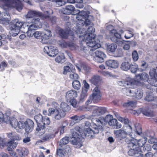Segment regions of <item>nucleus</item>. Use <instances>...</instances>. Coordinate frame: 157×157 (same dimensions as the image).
Masks as SVG:
<instances>
[{
	"mask_svg": "<svg viewBox=\"0 0 157 157\" xmlns=\"http://www.w3.org/2000/svg\"><path fill=\"white\" fill-rule=\"evenodd\" d=\"M91 121L94 124L93 129H91L86 125L84 128V135L82 134L81 132L82 130L78 127H76L71 130L72 136L70 141L75 146V147L80 148L82 146V142L84 136L91 138L94 136L95 134L98 133L100 131L102 130L103 127L101 125L96 124L95 122L92 121V119Z\"/></svg>",
	"mask_w": 157,
	"mask_h": 157,
	"instance_id": "nucleus-1",
	"label": "nucleus"
},
{
	"mask_svg": "<svg viewBox=\"0 0 157 157\" xmlns=\"http://www.w3.org/2000/svg\"><path fill=\"white\" fill-rule=\"evenodd\" d=\"M89 33H87L86 30L83 28L79 29V32L84 35L79 36L80 39V49L79 50L81 54L84 56L89 50V48L85 45L97 49L101 47L100 41L98 39H95V36L93 33L94 32L95 29L92 27H89L88 29Z\"/></svg>",
	"mask_w": 157,
	"mask_h": 157,
	"instance_id": "nucleus-2",
	"label": "nucleus"
},
{
	"mask_svg": "<svg viewBox=\"0 0 157 157\" xmlns=\"http://www.w3.org/2000/svg\"><path fill=\"white\" fill-rule=\"evenodd\" d=\"M56 106L48 109V115L51 116L55 120H59L65 115V112L69 109V106L65 102H62L60 105V108L57 106V104L55 103Z\"/></svg>",
	"mask_w": 157,
	"mask_h": 157,
	"instance_id": "nucleus-3",
	"label": "nucleus"
},
{
	"mask_svg": "<svg viewBox=\"0 0 157 157\" xmlns=\"http://www.w3.org/2000/svg\"><path fill=\"white\" fill-rule=\"evenodd\" d=\"M132 131V127L129 124H125L122 128L114 130V134L115 137L119 140L125 138L127 135H130Z\"/></svg>",
	"mask_w": 157,
	"mask_h": 157,
	"instance_id": "nucleus-4",
	"label": "nucleus"
},
{
	"mask_svg": "<svg viewBox=\"0 0 157 157\" xmlns=\"http://www.w3.org/2000/svg\"><path fill=\"white\" fill-rule=\"evenodd\" d=\"M0 0L4 3L2 6V9L6 11L15 7L19 11L22 9V4L19 0Z\"/></svg>",
	"mask_w": 157,
	"mask_h": 157,
	"instance_id": "nucleus-5",
	"label": "nucleus"
},
{
	"mask_svg": "<svg viewBox=\"0 0 157 157\" xmlns=\"http://www.w3.org/2000/svg\"><path fill=\"white\" fill-rule=\"evenodd\" d=\"M0 0L4 3L2 6V9L6 11L15 7L19 11L22 9V4L19 0Z\"/></svg>",
	"mask_w": 157,
	"mask_h": 157,
	"instance_id": "nucleus-6",
	"label": "nucleus"
},
{
	"mask_svg": "<svg viewBox=\"0 0 157 157\" xmlns=\"http://www.w3.org/2000/svg\"><path fill=\"white\" fill-rule=\"evenodd\" d=\"M92 121L95 122L96 124L101 125L102 127V126L107 122H108V124L110 126H115L117 123V120L113 118V116L111 115H106L105 118L101 117L98 119L93 118Z\"/></svg>",
	"mask_w": 157,
	"mask_h": 157,
	"instance_id": "nucleus-7",
	"label": "nucleus"
},
{
	"mask_svg": "<svg viewBox=\"0 0 157 157\" xmlns=\"http://www.w3.org/2000/svg\"><path fill=\"white\" fill-rule=\"evenodd\" d=\"M78 93L74 90L68 91L66 94L65 97L67 101H69L71 105L74 107H76L77 101L75 98L78 96Z\"/></svg>",
	"mask_w": 157,
	"mask_h": 157,
	"instance_id": "nucleus-8",
	"label": "nucleus"
},
{
	"mask_svg": "<svg viewBox=\"0 0 157 157\" xmlns=\"http://www.w3.org/2000/svg\"><path fill=\"white\" fill-rule=\"evenodd\" d=\"M132 88L125 89L124 90V94L128 96L135 97L138 99H141L143 96V91L140 89H135Z\"/></svg>",
	"mask_w": 157,
	"mask_h": 157,
	"instance_id": "nucleus-9",
	"label": "nucleus"
},
{
	"mask_svg": "<svg viewBox=\"0 0 157 157\" xmlns=\"http://www.w3.org/2000/svg\"><path fill=\"white\" fill-rule=\"evenodd\" d=\"M89 14V12H85L83 11L79 12L78 14L75 15L76 18L79 21L77 24L81 26H83L85 23L84 19L88 17V14Z\"/></svg>",
	"mask_w": 157,
	"mask_h": 157,
	"instance_id": "nucleus-10",
	"label": "nucleus"
},
{
	"mask_svg": "<svg viewBox=\"0 0 157 157\" xmlns=\"http://www.w3.org/2000/svg\"><path fill=\"white\" fill-rule=\"evenodd\" d=\"M94 60L97 62L102 63L106 57V54L103 52L98 50L96 51L92 55Z\"/></svg>",
	"mask_w": 157,
	"mask_h": 157,
	"instance_id": "nucleus-11",
	"label": "nucleus"
},
{
	"mask_svg": "<svg viewBox=\"0 0 157 157\" xmlns=\"http://www.w3.org/2000/svg\"><path fill=\"white\" fill-rule=\"evenodd\" d=\"M110 34L111 35V40L113 42H116L117 44L120 45L123 44L124 41H119L118 40L121 38V36L120 34L118 33L117 31L115 29L112 30L110 31Z\"/></svg>",
	"mask_w": 157,
	"mask_h": 157,
	"instance_id": "nucleus-12",
	"label": "nucleus"
},
{
	"mask_svg": "<svg viewBox=\"0 0 157 157\" xmlns=\"http://www.w3.org/2000/svg\"><path fill=\"white\" fill-rule=\"evenodd\" d=\"M135 81L134 79L128 77L126 81L122 80L118 82V84L121 86H124L127 87L133 88L135 85Z\"/></svg>",
	"mask_w": 157,
	"mask_h": 157,
	"instance_id": "nucleus-13",
	"label": "nucleus"
},
{
	"mask_svg": "<svg viewBox=\"0 0 157 157\" xmlns=\"http://www.w3.org/2000/svg\"><path fill=\"white\" fill-rule=\"evenodd\" d=\"M44 52L51 57H54L58 53V50L52 46H45L44 48Z\"/></svg>",
	"mask_w": 157,
	"mask_h": 157,
	"instance_id": "nucleus-14",
	"label": "nucleus"
},
{
	"mask_svg": "<svg viewBox=\"0 0 157 157\" xmlns=\"http://www.w3.org/2000/svg\"><path fill=\"white\" fill-rule=\"evenodd\" d=\"M90 110H91L92 115L93 116H100L104 113L105 112V109L97 106H90Z\"/></svg>",
	"mask_w": 157,
	"mask_h": 157,
	"instance_id": "nucleus-15",
	"label": "nucleus"
},
{
	"mask_svg": "<svg viewBox=\"0 0 157 157\" xmlns=\"http://www.w3.org/2000/svg\"><path fill=\"white\" fill-rule=\"evenodd\" d=\"M147 140V138L143 137L141 139L139 140L138 141L136 139L134 138L132 139L131 140H130L129 141H127V140H126V142L129 144H132L133 147L134 145H136L137 144L139 147H141L146 143Z\"/></svg>",
	"mask_w": 157,
	"mask_h": 157,
	"instance_id": "nucleus-16",
	"label": "nucleus"
},
{
	"mask_svg": "<svg viewBox=\"0 0 157 157\" xmlns=\"http://www.w3.org/2000/svg\"><path fill=\"white\" fill-rule=\"evenodd\" d=\"M4 122L10 124L13 128H16L17 127L18 122L17 119L14 117H10L7 116L6 119L4 120Z\"/></svg>",
	"mask_w": 157,
	"mask_h": 157,
	"instance_id": "nucleus-17",
	"label": "nucleus"
},
{
	"mask_svg": "<svg viewBox=\"0 0 157 157\" xmlns=\"http://www.w3.org/2000/svg\"><path fill=\"white\" fill-rule=\"evenodd\" d=\"M91 96L96 102L101 99V94L98 87H96L94 88Z\"/></svg>",
	"mask_w": 157,
	"mask_h": 157,
	"instance_id": "nucleus-18",
	"label": "nucleus"
},
{
	"mask_svg": "<svg viewBox=\"0 0 157 157\" xmlns=\"http://www.w3.org/2000/svg\"><path fill=\"white\" fill-rule=\"evenodd\" d=\"M148 75L146 73L144 72L141 74H138L136 75L135 80V85H136V82H140V81H146L148 79Z\"/></svg>",
	"mask_w": 157,
	"mask_h": 157,
	"instance_id": "nucleus-19",
	"label": "nucleus"
},
{
	"mask_svg": "<svg viewBox=\"0 0 157 157\" xmlns=\"http://www.w3.org/2000/svg\"><path fill=\"white\" fill-rule=\"evenodd\" d=\"M59 44L60 46L62 48H65L67 46H69L71 49H78V47L75 44L73 43H70L67 44L65 41L62 40L59 41Z\"/></svg>",
	"mask_w": 157,
	"mask_h": 157,
	"instance_id": "nucleus-20",
	"label": "nucleus"
},
{
	"mask_svg": "<svg viewBox=\"0 0 157 157\" xmlns=\"http://www.w3.org/2000/svg\"><path fill=\"white\" fill-rule=\"evenodd\" d=\"M42 16V14L39 12L34 10H29L26 15H25V17L26 18V21L28 22H29L27 21L29 18H32L34 17H40Z\"/></svg>",
	"mask_w": 157,
	"mask_h": 157,
	"instance_id": "nucleus-21",
	"label": "nucleus"
},
{
	"mask_svg": "<svg viewBox=\"0 0 157 157\" xmlns=\"http://www.w3.org/2000/svg\"><path fill=\"white\" fill-rule=\"evenodd\" d=\"M156 69L154 68L151 69L149 72V74L151 78V85L155 86H157V73L156 72Z\"/></svg>",
	"mask_w": 157,
	"mask_h": 157,
	"instance_id": "nucleus-22",
	"label": "nucleus"
},
{
	"mask_svg": "<svg viewBox=\"0 0 157 157\" xmlns=\"http://www.w3.org/2000/svg\"><path fill=\"white\" fill-rule=\"evenodd\" d=\"M24 26H25V25L23 24L22 22L16 21L15 23L10 24V27L13 29L16 28L17 29H18L19 31L21 30L24 33H25V31L24 29Z\"/></svg>",
	"mask_w": 157,
	"mask_h": 157,
	"instance_id": "nucleus-23",
	"label": "nucleus"
},
{
	"mask_svg": "<svg viewBox=\"0 0 157 157\" xmlns=\"http://www.w3.org/2000/svg\"><path fill=\"white\" fill-rule=\"evenodd\" d=\"M157 98L154 97L152 94H147L145 99L148 101H151V104L154 108H157Z\"/></svg>",
	"mask_w": 157,
	"mask_h": 157,
	"instance_id": "nucleus-24",
	"label": "nucleus"
},
{
	"mask_svg": "<svg viewBox=\"0 0 157 157\" xmlns=\"http://www.w3.org/2000/svg\"><path fill=\"white\" fill-rule=\"evenodd\" d=\"M59 34L62 37L66 38L68 35L73 36L74 33L70 29H68L67 30H63L61 28L59 29Z\"/></svg>",
	"mask_w": 157,
	"mask_h": 157,
	"instance_id": "nucleus-25",
	"label": "nucleus"
},
{
	"mask_svg": "<svg viewBox=\"0 0 157 157\" xmlns=\"http://www.w3.org/2000/svg\"><path fill=\"white\" fill-rule=\"evenodd\" d=\"M70 150L68 146H66L64 149H59L57 151V155L59 157H64L66 153Z\"/></svg>",
	"mask_w": 157,
	"mask_h": 157,
	"instance_id": "nucleus-26",
	"label": "nucleus"
},
{
	"mask_svg": "<svg viewBox=\"0 0 157 157\" xmlns=\"http://www.w3.org/2000/svg\"><path fill=\"white\" fill-rule=\"evenodd\" d=\"M10 19V15L7 12H5L0 14V20L2 21V23H8Z\"/></svg>",
	"mask_w": 157,
	"mask_h": 157,
	"instance_id": "nucleus-27",
	"label": "nucleus"
},
{
	"mask_svg": "<svg viewBox=\"0 0 157 157\" xmlns=\"http://www.w3.org/2000/svg\"><path fill=\"white\" fill-rule=\"evenodd\" d=\"M105 63L108 66L114 68H117L119 65V63L117 61L113 59L108 60Z\"/></svg>",
	"mask_w": 157,
	"mask_h": 157,
	"instance_id": "nucleus-28",
	"label": "nucleus"
},
{
	"mask_svg": "<svg viewBox=\"0 0 157 157\" xmlns=\"http://www.w3.org/2000/svg\"><path fill=\"white\" fill-rule=\"evenodd\" d=\"M34 123L31 120L29 119L27 120V123L25 129V132H31L34 126Z\"/></svg>",
	"mask_w": 157,
	"mask_h": 157,
	"instance_id": "nucleus-29",
	"label": "nucleus"
},
{
	"mask_svg": "<svg viewBox=\"0 0 157 157\" xmlns=\"http://www.w3.org/2000/svg\"><path fill=\"white\" fill-rule=\"evenodd\" d=\"M27 31L26 32L27 36L29 37H32L33 36L35 32V30L36 29L34 28V26L30 25H27Z\"/></svg>",
	"mask_w": 157,
	"mask_h": 157,
	"instance_id": "nucleus-30",
	"label": "nucleus"
},
{
	"mask_svg": "<svg viewBox=\"0 0 157 157\" xmlns=\"http://www.w3.org/2000/svg\"><path fill=\"white\" fill-rule=\"evenodd\" d=\"M17 151L20 155L21 156H25L27 155L28 153V151L27 149L24 147H20L17 149Z\"/></svg>",
	"mask_w": 157,
	"mask_h": 157,
	"instance_id": "nucleus-31",
	"label": "nucleus"
},
{
	"mask_svg": "<svg viewBox=\"0 0 157 157\" xmlns=\"http://www.w3.org/2000/svg\"><path fill=\"white\" fill-rule=\"evenodd\" d=\"M39 20V18L33 19L31 22L32 24L30 25L34 26V28L36 29L38 28H40L42 26Z\"/></svg>",
	"mask_w": 157,
	"mask_h": 157,
	"instance_id": "nucleus-32",
	"label": "nucleus"
},
{
	"mask_svg": "<svg viewBox=\"0 0 157 157\" xmlns=\"http://www.w3.org/2000/svg\"><path fill=\"white\" fill-rule=\"evenodd\" d=\"M18 143L17 142H14L13 140H11L8 142L7 144V149L8 151H11L15 148Z\"/></svg>",
	"mask_w": 157,
	"mask_h": 157,
	"instance_id": "nucleus-33",
	"label": "nucleus"
},
{
	"mask_svg": "<svg viewBox=\"0 0 157 157\" xmlns=\"http://www.w3.org/2000/svg\"><path fill=\"white\" fill-rule=\"evenodd\" d=\"M44 125L42 123L38 124L37 127L36 128V131L38 133H39V135H42L45 132L44 130Z\"/></svg>",
	"mask_w": 157,
	"mask_h": 157,
	"instance_id": "nucleus-34",
	"label": "nucleus"
},
{
	"mask_svg": "<svg viewBox=\"0 0 157 157\" xmlns=\"http://www.w3.org/2000/svg\"><path fill=\"white\" fill-rule=\"evenodd\" d=\"M130 67V64L128 61H124L122 63L121 65V68L123 71H127Z\"/></svg>",
	"mask_w": 157,
	"mask_h": 157,
	"instance_id": "nucleus-35",
	"label": "nucleus"
},
{
	"mask_svg": "<svg viewBox=\"0 0 157 157\" xmlns=\"http://www.w3.org/2000/svg\"><path fill=\"white\" fill-rule=\"evenodd\" d=\"M117 48V45L115 44H111L107 46V50L109 52H114Z\"/></svg>",
	"mask_w": 157,
	"mask_h": 157,
	"instance_id": "nucleus-36",
	"label": "nucleus"
},
{
	"mask_svg": "<svg viewBox=\"0 0 157 157\" xmlns=\"http://www.w3.org/2000/svg\"><path fill=\"white\" fill-rule=\"evenodd\" d=\"M148 66V64L145 61L142 60L141 62L140 67L138 68V70L140 71H143L145 70Z\"/></svg>",
	"mask_w": 157,
	"mask_h": 157,
	"instance_id": "nucleus-37",
	"label": "nucleus"
},
{
	"mask_svg": "<svg viewBox=\"0 0 157 157\" xmlns=\"http://www.w3.org/2000/svg\"><path fill=\"white\" fill-rule=\"evenodd\" d=\"M74 7L71 5H67L66 6L65 9L64 10V14H70L71 12L75 10Z\"/></svg>",
	"mask_w": 157,
	"mask_h": 157,
	"instance_id": "nucleus-38",
	"label": "nucleus"
},
{
	"mask_svg": "<svg viewBox=\"0 0 157 157\" xmlns=\"http://www.w3.org/2000/svg\"><path fill=\"white\" fill-rule=\"evenodd\" d=\"M133 30L131 29H129L126 30V33L124 37L126 39H130L133 36Z\"/></svg>",
	"mask_w": 157,
	"mask_h": 157,
	"instance_id": "nucleus-39",
	"label": "nucleus"
},
{
	"mask_svg": "<svg viewBox=\"0 0 157 157\" xmlns=\"http://www.w3.org/2000/svg\"><path fill=\"white\" fill-rule=\"evenodd\" d=\"M101 79L100 77L97 75L94 76L90 80V82L93 84L96 85Z\"/></svg>",
	"mask_w": 157,
	"mask_h": 157,
	"instance_id": "nucleus-40",
	"label": "nucleus"
},
{
	"mask_svg": "<svg viewBox=\"0 0 157 157\" xmlns=\"http://www.w3.org/2000/svg\"><path fill=\"white\" fill-rule=\"evenodd\" d=\"M75 69L74 67H72L71 71L70 72V78L71 79H77L79 78L78 75L75 73Z\"/></svg>",
	"mask_w": 157,
	"mask_h": 157,
	"instance_id": "nucleus-41",
	"label": "nucleus"
},
{
	"mask_svg": "<svg viewBox=\"0 0 157 157\" xmlns=\"http://www.w3.org/2000/svg\"><path fill=\"white\" fill-rule=\"evenodd\" d=\"M87 96V92L86 90H82V92L79 97L80 102H83Z\"/></svg>",
	"mask_w": 157,
	"mask_h": 157,
	"instance_id": "nucleus-42",
	"label": "nucleus"
},
{
	"mask_svg": "<svg viewBox=\"0 0 157 157\" xmlns=\"http://www.w3.org/2000/svg\"><path fill=\"white\" fill-rule=\"evenodd\" d=\"M128 153L130 155H135L136 157H144L143 155L142 154L137 153L135 150L133 149L129 150L128 152Z\"/></svg>",
	"mask_w": 157,
	"mask_h": 157,
	"instance_id": "nucleus-43",
	"label": "nucleus"
},
{
	"mask_svg": "<svg viewBox=\"0 0 157 157\" xmlns=\"http://www.w3.org/2000/svg\"><path fill=\"white\" fill-rule=\"evenodd\" d=\"M73 88L76 90H79L81 87L80 82L77 80H74L72 83Z\"/></svg>",
	"mask_w": 157,
	"mask_h": 157,
	"instance_id": "nucleus-44",
	"label": "nucleus"
},
{
	"mask_svg": "<svg viewBox=\"0 0 157 157\" xmlns=\"http://www.w3.org/2000/svg\"><path fill=\"white\" fill-rule=\"evenodd\" d=\"M52 36L51 31L48 30H45L44 32V35L42 36L43 39H48Z\"/></svg>",
	"mask_w": 157,
	"mask_h": 157,
	"instance_id": "nucleus-45",
	"label": "nucleus"
},
{
	"mask_svg": "<svg viewBox=\"0 0 157 157\" xmlns=\"http://www.w3.org/2000/svg\"><path fill=\"white\" fill-rule=\"evenodd\" d=\"M130 69L132 73H135L137 70H138V65L136 63L130 64Z\"/></svg>",
	"mask_w": 157,
	"mask_h": 157,
	"instance_id": "nucleus-46",
	"label": "nucleus"
},
{
	"mask_svg": "<svg viewBox=\"0 0 157 157\" xmlns=\"http://www.w3.org/2000/svg\"><path fill=\"white\" fill-rule=\"evenodd\" d=\"M10 34L13 36H17L19 33V31L18 29H17L16 28H10Z\"/></svg>",
	"mask_w": 157,
	"mask_h": 157,
	"instance_id": "nucleus-47",
	"label": "nucleus"
},
{
	"mask_svg": "<svg viewBox=\"0 0 157 157\" xmlns=\"http://www.w3.org/2000/svg\"><path fill=\"white\" fill-rule=\"evenodd\" d=\"M136 104V103L135 101H130L124 104V105L127 107H135Z\"/></svg>",
	"mask_w": 157,
	"mask_h": 157,
	"instance_id": "nucleus-48",
	"label": "nucleus"
},
{
	"mask_svg": "<svg viewBox=\"0 0 157 157\" xmlns=\"http://www.w3.org/2000/svg\"><path fill=\"white\" fill-rule=\"evenodd\" d=\"M34 119L38 124H40L43 122V118L42 115L38 114L34 117Z\"/></svg>",
	"mask_w": 157,
	"mask_h": 157,
	"instance_id": "nucleus-49",
	"label": "nucleus"
},
{
	"mask_svg": "<svg viewBox=\"0 0 157 157\" xmlns=\"http://www.w3.org/2000/svg\"><path fill=\"white\" fill-rule=\"evenodd\" d=\"M55 61L58 63H63L65 61L64 56L63 54H61L57 57Z\"/></svg>",
	"mask_w": 157,
	"mask_h": 157,
	"instance_id": "nucleus-50",
	"label": "nucleus"
},
{
	"mask_svg": "<svg viewBox=\"0 0 157 157\" xmlns=\"http://www.w3.org/2000/svg\"><path fill=\"white\" fill-rule=\"evenodd\" d=\"M27 123V121H19L18 123L17 127L20 129H23L25 128Z\"/></svg>",
	"mask_w": 157,
	"mask_h": 157,
	"instance_id": "nucleus-51",
	"label": "nucleus"
},
{
	"mask_svg": "<svg viewBox=\"0 0 157 157\" xmlns=\"http://www.w3.org/2000/svg\"><path fill=\"white\" fill-rule=\"evenodd\" d=\"M132 58L133 61H137L139 59V55L137 52L135 50L132 53Z\"/></svg>",
	"mask_w": 157,
	"mask_h": 157,
	"instance_id": "nucleus-52",
	"label": "nucleus"
},
{
	"mask_svg": "<svg viewBox=\"0 0 157 157\" xmlns=\"http://www.w3.org/2000/svg\"><path fill=\"white\" fill-rule=\"evenodd\" d=\"M117 118L118 121L124 123L125 124H128V120L127 118H124L120 116H118Z\"/></svg>",
	"mask_w": 157,
	"mask_h": 157,
	"instance_id": "nucleus-53",
	"label": "nucleus"
},
{
	"mask_svg": "<svg viewBox=\"0 0 157 157\" xmlns=\"http://www.w3.org/2000/svg\"><path fill=\"white\" fill-rule=\"evenodd\" d=\"M71 119L72 120L71 122H73V123H75L80 121L79 116L75 115L71 117Z\"/></svg>",
	"mask_w": 157,
	"mask_h": 157,
	"instance_id": "nucleus-54",
	"label": "nucleus"
},
{
	"mask_svg": "<svg viewBox=\"0 0 157 157\" xmlns=\"http://www.w3.org/2000/svg\"><path fill=\"white\" fill-rule=\"evenodd\" d=\"M70 66L71 67L67 66H64V71L63 72L64 74H66L67 72H70L71 70L72 67H73V66Z\"/></svg>",
	"mask_w": 157,
	"mask_h": 157,
	"instance_id": "nucleus-55",
	"label": "nucleus"
},
{
	"mask_svg": "<svg viewBox=\"0 0 157 157\" xmlns=\"http://www.w3.org/2000/svg\"><path fill=\"white\" fill-rule=\"evenodd\" d=\"M7 117V115H4L2 112L0 111V123L4 122V120L5 119H6Z\"/></svg>",
	"mask_w": 157,
	"mask_h": 157,
	"instance_id": "nucleus-56",
	"label": "nucleus"
},
{
	"mask_svg": "<svg viewBox=\"0 0 157 157\" xmlns=\"http://www.w3.org/2000/svg\"><path fill=\"white\" fill-rule=\"evenodd\" d=\"M68 137H65L60 140V142L61 144H66L68 143Z\"/></svg>",
	"mask_w": 157,
	"mask_h": 157,
	"instance_id": "nucleus-57",
	"label": "nucleus"
},
{
	"mask_svg": "<svg viewBox=\"0 0 157 157\" xmlns=\"http://www.w3.org/2000/svg\"><path fill=\"white\" fill-rule=\"evenodd\" d=\"M101 73L104 76L107 77H112L113 76L111 73L108 71H103L101 72Z\"/></svg>",
	"mask_w": 157,
	"mask_h": 157,
	"instance_id": "nucleus-58",
	"label": "nucleus"
},
{
	"mask_svg": "<svg viewBox=\"0 0 157 157\" xmlns=\"http://www.w3.org/2000/svg\"><path fill=\"white\" fill-rule=\"evenodd\" d=\"M123 55V53L121 49H118L116 52V56L117 57H121Z\"/></svg>",
	"mask_w": 157,
	"mask_h": 157,
	"instance_id": "nucleus-59",
	"label": "nucleus"
},
{
	"mask_svg": "<svg viewBox=\"0 0 157 157\" xmlns=\"http://www.w3.org/2000/svg\"><path fill=\"white\" fill-rule=\"evenodd\" d=\"M50 121L48 117L45 118L43 120V122L41 123L44 125L45 124L48 125L50 123Z\"/></svg>",
	"mask_w": 157,
	"mask_h": 157,
	"instance_id": "nucleus-60",
	"label": "nucleus"
},
{
	"mask_svg": "<svg viewBox=\"0 0 157 157\" xmlns=\"http://www.w3.org/2000/svg\"><path fill=\"white\" fill-rule=\"evenodd\" d=\"M41 34L42 33L41 32L37 31L35 32L33 36L36 38L38 39L40 38Z\"/></svg>",
	"mask_w": 157,
	"mask_h": 157,
	"instance_id": "nucleus-61",
	"label": "nucleus"
},
{
	"mask_svg": "<svg viewBox=\"0 0 157 157\" xmlns=\"http://www.w3.org/2000/svg\"><path fill=\"white\" fill-rule=\"evenodd\" d=\"M145 156L146 157H157V153L153 155L151 152H148L145 154Z\"/></svg>",
	"mask_w": 157,
	"mask_h": 157,
	"instance_id": "nucleus-62",
	"label": "nucleus"
},
{
	"mask_svg": "<svg viewBox=\"0 0 157 157\" xmlns=\"http://www.w3.org/2000/svg\"><path fill=\"white\" fill-rule=\"evenodd\" d=\"M83 82L84 84V87L82 88V90H87V92L88 89L89 88V85L87 83L86 80H84Z\"/></svg>",
	"mask_w": 157,
	"mask_h": 157,
	"instance_id": "nucleus-63",
	"label": "nucleus"
},
{
	"mask_svg": "<svg viewBox=\"0 0 157 157\" xmlns=\"http://www.w3.org/2000/svg\"><path fill=\"white\" fill-rule=\"evenodd\" d=\"M150 139L148 140V141L149 143L153 144L157 142V139L153 137V136H149Z\"/></svg>",
	"mask_w": 157,
	"mask_h": 157,
	"instance_id": "nucleus-64",
	"label": "nucleus"
}]
</instances>
